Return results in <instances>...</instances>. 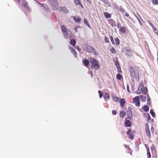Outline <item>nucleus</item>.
<instances>
[{"mask_svg":"<svg viewBox=\"0 0 158 158\" xmlns=\"http://www.w3.org/2000/svg\"><path fill=\"white\" fill-rule=\"evenodd\" d=\"M147 117L148 120H149L150 119V116L149 114H148Z\"/></svg>","mask_w":158,"mask_h":158,"instance_id":"5fc2aeb1","label":"nucleus"},{"mask_svg":"<svg viewBox=\"0 0 158 158\" xmlns=\"http://www.w3.org/2000/svg\"><path fill=\"white\" fill-rule=\"evenodd\" d=\"M126 53V54L128 56H131L132 55L131 51L129 50H127Z\"/></svg>","mask_w":158,"mask_h":158,"instance_id":"a878e982","label":"nucleus"},{"mask_svg":"<svg viewBox=\"0 0 158 158\" xmlns=\"http://www.w3.org/2000/svg\"><path fill=\"white\" fill-rule=\"evenodd\" d=\"M147 96L148 97V98H147V104L148 105H149L150 104V103H151L150 98L149 97V96L148 94H147Z\"/></svg>","mask_w":158,"mask_h":158,"instance_id":"72a5a7b5","label":"nucleus"},{"mask_svg":"<svg viewBox=\"0 0 158 158\" xmlns=\"http://www.w3.org/2000/svg\"><path fill=\"white\" fill-rule=\"evenodd\" d=\"M22 5L26 8L28 7V3L27 2L24 0H22Z\"/></svg>","mask_w":158,"mask_h":158,"instance_id":"f3484780","label":"nucleus"},{"mask_svg":"<svg viewBox=\"0 0 158 158\" xmlns=\"http://www.w3.org/2000/svg\"><path fill=\"white\" fill-rule=\"evenodd\" d=\"M103 14L105 18L106 19L110 18L111 17L110 14L107 12H104Z\"/></svg>","mask_w":158,"mask_h":158,"instance_id":"a211bd4d","label":"nucleus"},{"mask_svg":"<svg viewBox=\"0 0 158 158\" xmlns=\"http://www.w3.org/2000/svg\"><path fill=\"white\" fill-rule=\"evenodd\" d=\"M127 90H128V92H129V90H128V89H127Z\"/></svg>","mask_w":158,"mask_h":158,"instance_id":"69168bd1","label":"nucleus"},{"mask_svg":"<svg viewBox=\"0 0 158 158\" xmlns=\"http://www.w3.org/2000/svg\"><path fill=\"white\" fill-rule=\"evenodd\" d=\"M110 51L113 54H116V52L114 48H113L110 49Z\"/></svg>","mask_w":158,"mask_h":158,"instance_id":"c756f323","label":"nucleus"},{"mask_svg":"<svg viewBox=\"0 0 158 158\" xmlns=\"http://www.w3.org/2000/svg\"><path fill=\"white\" fill-rule=\"evenodd\" d=\"M119 11L121 12L124 13L125 12V11L123 8L122 7H120L119 9Z\"/></svg>","mask_w":158,"mask_h":158,"instance_id":"58836bf2","label":"nucleus"},{"mask_svg":"<svg viewBox=\"0 0 158 158\" xmlns=\"http://www.w3.org/2000/svg\"><path fill=\"white\" fill-rule=\"evenodd\" d=\"M76 49L79 51H81V49L78 46H77Z\"/></svg>","mask_w":158,"mask_h":158,"instance_id":"8fccbe9b","label":"nucleus"},{"mask_svg":"<svg viewBox=\"0 0 158 158\" xmlns=\"http://www.w3.org/2000/svg\"><path fill=\"white\" fill-rule=\"evenodd\" d=\"M150 113L153 117H155L156 115L155 113L154 112L152 109L150 110Z\"/></svg>","mask_w":158,"mask_h":158,"instance_id":"cd10ccee","label":"nucleus"},{"mask_svg":"<svg viewBox=\"0 0 158 158\" xmlns=\"http://www.w3.org/2000/svg\"><path fill=\"white\" fill-rule=\"evenodd\" d=\"M69 49L70 50L71 52H75V50L72 47H70Z\"/></svg>","mask_w":158,"mask_h":158,"instance_id":"37998d69","label":"nucleus"},{"mask_svg":"<svg viewBox=\"0 0 158 158\" xmlns=\"http://www.w3.org/2000/svg\"><path fill=\"white\" fill-rule=\"evenodd\" d=\"M124 145L126 148H127L129 150H131V149L127 145L124 144Z\"/></svg>","mask_w":158,"mask_h":158,"instance_id":"603ef678","label":"nucleus"},{"mask_svg":"<svg viewBox=\"0 0 158 158\" xmlns=\"http://www.w3.org/2000/svg\"><path fill=\"white\" fill-rule=\"evenodd\" d=\"M139 98L140 97L141 98V100L143 102H145L146 99V98L145 97H143L141 95H140V96H139Z\"/></svg>","mask_w":158,"mask_h":158,"instance_id":"2f4dec72","label":"nucleus"},{"mask_svg":"<svg viewBox=\"0 0 158 158\" xmlns=\"http://www.w3.org/2000/svg\"><path fill=\"white\" fill-rule=\"evenodd\" d=\"M133 103L137 107H139L140 106V103L139 102V96H136L133 98Z\"/></svg>","mask_w":158,"mask_h":158,"instance_id":"423d86ee","label":"nucleus"},{"mask_svg":"<svg viewBox=\"0 0 158 158\" xmlns=\"http://www.w3.org/2000/svg\"><path fill=\"white\" fill-rule=\"evenodd\" d=\"M122 77L123 76L120 74H117L116 75V78L118 80H121Z\"/></svg>","mask_w":158,"mask_h":158,"instance_id":"393cba45","label":"nucleus"},{"mask_svg":"<svg viewBox=\"0 0 158 158\" xmlns=\"http://www.w3.org/2000/svg\"><path fill=\"white\" fill-rule=\"evenodd\" d=\"M105 41L107 42V43H109V39L106 37H105V39H104Z\"/></svg>","mask_w":158,"mask_h":158,"instance_id":"c03bdc74","label":"nucleus"},{"mask_svg":"<svg viewBox=\"0 0 158 158\" xmlns=\"http://www.w3.org/2000/svg\"><path fill=\"white\" fill-rule=\"evenodd\" d=\"M115 41L116 42L115 44L116 45H118L120 43V41L118 38L117 37L115 38Z\"/></svg>","mask_w":158,"mask_h":158,"instance_id":"bb28decb","label":"nucleus"},{"mask_svg":"<svg viewBox=\"0 0 158 158\" xmlns=\"http://www.w3.org/2000/svg\"><path fill=\"white\" fill-rule=\"evenodd\" d=\"M143 81H140V83L139 86V89H140V88H143Z\"/></svg>","mask_w":158,"mask_h":158,"instance_id":"473e14b6","label":"nucleus"},{"mask_svg":"<svg viewBox=\"0 0 158 158\" xmlns=\"http://www.w3.org/2000/svg\"><path fill=\"white\" fill-rule=\"evenodd\" d=\"M90 62L92 66L94 69H98L100 67V64L98 61L93 58H90Z\"/></svg>","mask_w":158,"mask_h":158,"instance_id":"f03ea898","label":"nucleus"},{"mask_svg":"<svg viewBox=\"0 0 158 158\" xmlns=\"http://www.w3.org/2000/svg\"><path fill=\"white\" fill-rule=\"evenodd\" d=\"M119 115L120 117L123 118L126 115V113L124 111H121L120 112Z\"/></svg>","mask_w":158,"mask_h":158,"instance_id":"4be33fe9","label":"nucleus"},{"mask_svg":"<svg viewBox=\"0 0 158 158\" xmlns=\"http://www.w3.org/2000/svg\"><path fill=\"white\" fill-rule=\"evenodd\" d=\"M157 60L158 61V52L157 53Z\"/></svg>","mask_w":158,"mask_h":158,"instance_id":"680f3d73","label":"nucleus"},{"mask_svg":"<svg viewBox=\"0 0 158 158\" xmlns=\"http://www.w3.org/2000/svg\"><path fill=\"white\" fill-rule=\"evenodd\" d=\"M76 52V50H75V52H73L72 53H73V54H74V53Z\"/></svg>","mask_w":158,"mask_h":158,"instance_id":"0e129e2a","label":"nucleus"},{"mask_svg":"<svg viewBox=\"0 0 158 158\" xmlns=\"http://www.w3.org/2000/svg\"><path fill=\"white\" fill-rule=\"evenodd\" d=\"M74 2L75 4L77 5H79L81 3L80 0H74Z\"/></svg>","mask_w":158,"mask_h":158,"instance_id":"c85d7f7f","label":"nucleus"},{"mask_svg":"<svg viewBox=\"0 0 158 158\" xmlns=\"http://www.w3.org/2000/svg\"><path fill=\"white\" fill-rule=\"evenodd\" d=\"M112 113L113 115H116L117 114V112L115 110H112Z\"/></svg>","mask_w":158,"mask_h":158,"instance_id":"de8ad7c7","label":"nucleus"},{"mask_svg":"<svg viewBox=\"0 0 158 158\" xmlns=\"http://www.w3.org/2000/svg\"><path fill=\"white\" fill-rule=\"evenodd\" d=\"M51 2V4L52 6H54L55 5L57 6L58 5V1L57 0H50Z\"/></svg>","mask_w":158,"mask_h":158,"instance_id":"2eb2a0df","label":"nucleus"},{"mask_svg":"<svg viewBox=\"0 0 158 158\" xmlns=\"http://www.w3.org/2000/svg\"><path fill=\"white\" fill-rule=\"evenodd\" d=\"M148 22L149 23V24L150 25V26L152 27V28H153V27H154L155 26L153 25V24L151 23L150 21H148Z\"/></svg>","mask_w":158,"mask_h":158,"instance_id":"a18cd8bd","label":"nucleus"},{"mask_svg":"<svg viewBox=\"0 0 158 158\" xmlns=\"http://www.w3.org/2000/svg\"><path fill=\"white\" fill-rule=\"evenodd\" d=\"M148 89L146 87H144L143 88H138V90L136 92V93L138 94H139L141 93H143L144 94H146L148 92Z\"/></svg>","mask_w":158,"mask_h":158,"instance_id":"39448f33","label":"nucleus"},{"mask_svg":"<svg viewBox=\"0 0 158 158\" xmlns=\"http://www.w3.org/2000/svg\"><path fill=\"white\" fill-rule=\"evenodd\" d=\"M110 41H111V42H112V44H114L115 43L114 42V40L113 37L112 36H110Z\"/></svg>","mask_w":158,"mask_h":158,"instance_id":"a19ab883","label":"nucleus"},{"mask_svg":"<svg viewBox=\"0 0 158 158\" xmlns=\"http://www.w3.org/2000/svg\"><path fill=\"white\" fill-rule=\"evenodd\" d=\"M82 63L86 67H88V66L89 64V61L87 59H85L84 60L82 61Z\"/></svg>","mask_w":158,"mask_h":158,"instance_id":"4468645a","label":"nucleus"},{"mask_svg":"<svg viewBox=\"0 0 158 158\" xmlns=\"http://www.w3.org/2000/svg\"><path fill=\"white\" fill-rule=\"evenodd\" d=\"M73 55L75 58L77 57V53L76 52L73 54Z\"/></svg>","mask_w":158,"mask_h":158,"instance_id":"864d4df0","label":"nucleus"},{"mask_svg":"<svg viewBox=\"0 0 158 158\" xmlns=\"http://www.w3.org/2000/svg\"><path fill=\"white\" fill-rule=\"evenodd\" d=\"M152 2L155 5H158V0H152Z\"/></svg>","mask_w":158,"mask_h":158,"instance_id":"79ce46f5","label":"nucleus"},{"mask_svg":"<svg viewBox=\"0 0 158 158\" xmlns=\"http://www.w3.org/2000/svg\"><path fill=\"white\" fill-rule=\"evenodd\" d=\"M119 30L122 33H125L126 31L125 28L124 27H122L119 29Z\"/></svg>","mask_w":158,"mask_h":158,"instance_id":"5701e85b","label":"nucleus"},{"mask_svg":"<svg viewBox=\"0 0 158 158\" xmlns=\"http://www.w3.org/2000/svg\"><path fill=\"white\" fill-rule=\"evenodd\" d=\"M79 5L81 6V7L82 8H83V6L82 4L81 3Z\"/></svg>","mask_w":158,"mask_h":158,"instance_id":"4d7b16f0","label":"nucleus"},{"mask_svg":"<svg viewBox=\"0 0 158 158\" xmlns=\"http://www.w3.org/2000/svg\"><path fill=\"white\" fill-rule=\"evenodd\" d=\"M154 130H155V129H154V127L153 126L152 127H151V131L152 133H153L154 132Z\"/></svg>","mask_w":158,"mask_h":158,"instance_id":"49530a36","label":"nucleus"},{"mask_svg":"<svg viewBox=\"0 0 158 158\" xmlns=\"http://www.w3.org/2000/svg\"><path fill=\"white\" fill-rule=\"evenodd\" d=\"M130 75L132 81L139 80V73L138 69L133 67L132 66L130 65L128 68Z\"/></svg>","mask_w":158,"mask_h":158,"instance_id":"f257e3e1","label":"nucleus"},{"mask_svg":"<svg viewBox=\"0 0 158 158\" xmlns=\"http://www.w3.org/2000/svg\"><path fill=\"white\" fill-rule=\"evenodd\" d=\"M86 1H87L88 2H89V3L90 2V0H86Z\"/></svg>","mask_w":158,"mask_h":158,"instance_id":"052dcab7","label":"nucleus"},{"mask_svg":"<svg viewBox=\"0 0 158 158\" xmlns=\"http://www.w3.org/2000/svg\"><path fill=\"white\" fill-rule=\"evenodd\" d=\"M129 138L130 139L132 140L134 139V135L131 133L129 135Z\"/></svg>","mask_w":158,"mask_h":158,"instance_id":"c9c22d12","label":"nucleus"},{"mask_svg":"<svg viewBox=\"0 0 158 158\" xmlns=\"http://www.w3.org/2000/svg\"><path fill=\"white\" fill-rule=\"evenodd\" d=\"M115 64L117 68L120 67V65L118 61H116L115 62Z\"/></svg>","mask_w":158,"mask_h":158,"instance_id":"ea45409f","label":"nucleus"},{"mask_svg":"<svg viewBox=\"0 0 158 158\" xmlns=\"http://www.w3.org/2000/svg\"><path fill=\"white\" fill-rule=\"evenodd\" d=\"M85 50L89 52H93L95 55H98L96 51L93 47L91 46L87 45L85 48Z\"/></svg>","mask_w":158,"mask_h":158,"instance_id":"7ed1b4c3","label":"nucleus"},{"mask_svg":"<svg viewBox=\"0 0 158 158\" xmlns=\"http://www.w3.org/2000/svg\"><path fill=\"white\" fill-rule=\"evenodd\" d=\"M79 27H76L74 28V29L75 30L76 32H77V29Z\"/></svg>","mask_w":158,"mask_h":158,"instance_id":"3c124183","label":"nucleus"},{"mask_svg":"<svg viewBox=\"0 0 158 158\" xmlns=\"http://www.w3.org/2000/svg\"><path fill=\"white\" fill-rule=\"evenodd\" d=\"M75 22L77 23H79L81 20V19L79 16H75L73 18Z\"/></svg>","mask_w":158,"mask_h":158,"instance_id":"ddd939ff","label":"nucleus"},{"mask_svg":"<svg viewBox=\"0 0 158 158\" xmlns=\"http://www.w3.org/2000/svg\"><path fill=\"white\" fill-rule=\"evenodd\" d=\"M103 97L105 99V100L106 101H107V100H106V99H108L110 98V95L108 93H106L104 95Z\"/></svg>","mask_w":158,"mask_h":158,"instance_id":"412c9836","label":"nucleus"},{"mask_svg":"<svg viewBox=\"0 0 158 158\" xmlns=\"http://www.w3.org/2000/svg\"><path fill=\"white\" fill-rule=\"evenodd\" d=\"M61 29L62 32L63 34L64 37L66 39H67L68 36V33L67 29L65 26L63 25H61Z\"/></svg>","mask_w":158,"mask_h":158,"instance_id":"20e7f679","label":"nucleus"},{"mask_svg":"<svg viewBox=\"0 0 158 158\" xmlns=\"http://www.w3.org/2000/svg\"><path fill=\"white\" fill-rule=\"evenodd\" d=\"M117 68L118 69V73H120L122 72V71H121L120 67H119V68Z\"/></svg>","mask_w":158,"mask_h":158,"instance_id":"09e8293b","label":"nucleus"},{"mask_svg":"<svg viewBox=\"0 0 158 158\" xmlns=\"http://www.w3.org/2000/svg\"><path fill=\"white\" fill-rule=\"evenodd\" d=\"M59 11L60 12L62 11L65 14H66L68 12V10L65 7H60L59 8Z\"/></svg>","mask_w":158,"mask_h":158,"instance_id":"1a4fd4ad","label":"nucleus"},{"mask_svg":"<svg viewBox=\"0 0 158 158\" xmlns=\"http://www.w3.org/2000/svg\"><path fill=\"white\" fill-rule=\"evenodd\" d=\"M120 105L122 107L124 106H125L126 101L124 98H121L119 101Z\"/></svg>","mask_w":158,"mask_h":158,"instance_id":"9b49d317","label":"nucleus"},{"mask_svg":"<svg viewBox=\"0 0 158 158\" xmlns=\"http://www.w3.org/2000/svg\"><path fill=\"white\" fill-rule=\"evenodd\" d=\"M154 31V32L156 33L157 35H158V30L155 27V26L153 27L152 28Z\"/></svg>","mask_w":158,"mask_h":158,"instance_id":"7c9ffc66","label":"nucleus"},{"mask_svg":"<svg viewBox=\"0 0 158 158\" xmlns=\"http://www.w3.org/2000/svg\"><path fill=\"white\" fill-rule=\"evenodd\" d=\"M138 20L139 21V23H141V21H140L139 20V19H138Z\"/></svg>","mask_w":158,"mask_h":158,"instance_id":"bf43d9fd","label":"nucleus"},{"mask_svg":"<svg viewBox=\"0 0 158 158\" xmlns=\"http://www.w3.org/2000/svg\"><path fill=\"white\" fill-rule=\"evenodd\" d=\"M98 93L99 94L100 98H101L102 97L103 95L102 92L100 90H99L98 91Z\"/></svg>","mask_w":158,"mask_h":158,"instance_id":"e433bc0d","label":"nucleus"},{"mask_svg":"<svg viewBox=\"0 0 158 158\" xmlns=\"http://www.w3.org/2000/svg\"><path fill=\"white\" fill-rule=\"evenodd\" d=\"M145 132L149 138H151V134L149 129V126L148 123H146L145 127Z\"/></svg>","mask_w":158,"mask_h":158,"instance_id":"0eeeda50","label":"nucleus"},{"mask_svg":"<svg viewBox=\"0 0 158 158\" xmlns=\"http://www.w3.org/2000/svg\"><path fill=\"white\" fill-rule=\"evenodd\" d=\"M147 148V155L148 158H150L151 157V155L150 152V149L148 147H147V146H145Z\"/></svg>","mask_w":158,"mask_h":158,"instance_id":"6ab92c4d","label":"nucleus"},{"mask_svg":"<svg viewBox=\"0 0 158 158\" xmlns=\"http://www.w3.org/2000/svg\"><path fill=\"white\" fill-rule=\"evenodd\" d=\"M17 2H18V3H20V0H16Z\"/></svg>","mask_w":158,"mask_h":158,"instance_id":"13d9d810","label":"nucleus"},{"mask_svg":"<svg viewBox=\"0 0 158 158\" xmlns=\"http://www.w3.org/2000/svg\"><path fill=\"white\" fill-rule=\"evenodd\" d=\"M84 23L86 24L88 27H89V25L88 23V21L86 19H84Z\"/></svg>","mask_w":158,"mask_h":158,"instance_id":"f704fd0d","label":"nucleus"},{"mask_svg":"<svg viewBox=\"0 0 158 158\" xmlns=\"http://www.w3.org/2000/svg\"><path fill=\"white\" fill-rule=\"evenodd\" d=\"M127 113L128 118L130 119H132V111L131 107H128Z\"/></svg>","mask_w":158,"mask_h":158,"instance_id":"6e6552de","label":"nucleus"},{"mask_svg":"<svg viewBox=\"0 0 158 158\" xmlns=\"http://www.w3.org/2000/svg\"><path fill=\"white\" fill-rule=\"evenodd\" d=\"M125 124L127 127H130L131 126V123L129 120H126L125 122Z\"/></svg>","mask_w":158,"mask_h":158,"instance_id":"dca6fc26","label":"nucleus"},{"mask_svg":"<svg viewBox=\"0 0 158 158\" xmlns=\"http://www.w3.org/2000/svg\"><path fill=\"white\" fill-rule=\"evenodd\" d=\"M131 129L130 128L128 129V130L127 132V134L128 136L131 134Z\"/></svg>","mask_w":158,"mask_h":158,"instance_id":"4c0bfd02","label":"nucleus"},{"mask_svg":"<svg viewBox=\"0 0 158 158\" xmlns=\"http://www.w3.org/2000/svg\"><path fill=\"white\" fill-rule=\"evenodd\" d=\"M119 24H118V25H117V27H118H118H119Z\"/></svg>","mask_w":158,"mask_h":158,"instance_id":"e2e57ef3","label":"nucleus"},{"mask_svg":"<svg viewBox=\"0 0 158 158\" xmlns=\"http://www.w3.org/2000/svg\"><path fill=\"white\" fill-rule=\"evenodd\" d=\"M109 23L111 25L112 27L115 26L116 23L115 21H114L112 19H109L108 20Z\"/></svg>","mask_w":158,"mask_h":158,"instance_id":"9d476101","label":"nucleus"},{"mask_svg":"<svg viewBox=\"0 0 158 158\" xmlns=\"http://www.w3.org/2000/svg\"><path fill=\"white\" fill-rule=\"evenodd\" d=\"M157 22H158V20L157 21Z\"/></svg>","mask_w":158,"mask_h":158,"instance_id":"338daca9","label":"nucleus"},{"mask_svg":"<svg viewBox=\"0 0 158 158\" xmlns=\"http://www.w3.org/2000/svg\"><path fill=\"white\" fill-rule=\"evenodd\" d=\"M143 109L145 111L147 112L148 111L149 108L148 106L145 105L143 106Z\"/></svg>","mask_w":158,"mask_h":158,"instance_id":"b1692460","label":"nucleus"},{"mask_svg":"<svg viewBox=\"0 0 158 158\" xmlns=\"http://www.w3.org/2000/svg\"><path fill=\"white\" fill-rule=\"evenodd\" d=\"M76 41L75 40H71L70 41V44L73 46H74L76 45Z\"/></svg>","mask_w":158,"mask_h":158,"instance_id":"aec40b11","label":"nucleus"},{"mask_svg":"<svg viewBox=\"0 0 158 158\" xmlns=\"http://www.w3.org/2000/svg\"><path fill=\"white\" fill-rule=\"evenodd\" d=\"M125 16L126 17H128L129 16V14H128V13H125Z\"/></svg>","mask_w":158,"mask_h":158,"instance_id":"6e6d98bb","label":"nucleus"},{"mask_svg":"<svg viewBox=\"0 0 158 158\" xmlns=\"http://www.w3.org/2000/svg\"><path fill=\"white\" fill-rule=\"evenodd\" d=\"M113 100L116 102H118L119 101V98L117 97L114 94H112L111 95Z\"/></svg>","mask_w":158,"mask_h":158,"instance_id":"f8f14e48","label":"nucleus"}]
</instances>
